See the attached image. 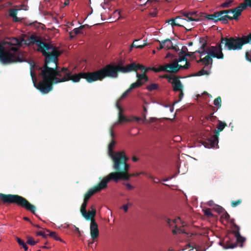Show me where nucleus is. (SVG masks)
Wrapping results in <instances>:
<instances>
[{
	"label": "nucleus",
	"mask_w": 251,
	"mask_h": 251,
	"mask_svg": "<svg viewBox=\"0 0 251 251\" xmlns=\"http://www.w3.org/2000/svg\"><path fill=\"white\" fill-rule=\"evenodd\" d=\"M186 62L185 64L183 66V69H185V70L188 69L190 66V63L188 62L187 61Z\"/></svg>",
	"instance_id": "6e6d98bb"
},
{
	"label": "nucleus",
	"mask_w": 251,
	"mask_h": 251,
	"mask_svg": "<svg viewBox=\"0 0 251 251\" xmlns=\"http://www.w3.org/2000/svg\"><path fill=\"white\" fill-rule=\"evenodd\" d=\"M150 70H152L156 73L165 72L170 73H176V67L175 62L171 64H167L165 65H160L158 68H150Z\"/></svg>",
	"instance_id": "4468645a"
},
{
	"label": "nucleus",
	"mask_w": 251,
	"mask_h": 251,
	"mask_svg": "<svg viewBox=\"0 0 251 251\" xmlns=\"http://www.w3.org/2000/svg\"><path fill=\"white\" fill-rule=\"evenodd\" d=\"M186 57V56H184V55L180 56V55L179 56V58L177 59H176L174 62L178 63V62H181L182 61H187V59Z\"/></svg>",
	"instance_id": "ea45409f"
},
{
	"label": "nucleus",
	"mask_w": 251,
	"mask_h": 251,
	"mask_svg": "<svg viewBox=\"0 0 251 251\" xmlns=\"http://www.w3.org/2000/svg\"><path fill=\"white\" fill-rule=\"evenodd\" d=\"M199 20L200 18L197 12H183L180 15L168 20L167 22L170 24L173 27L174 26L184 27V25L187 22H197Z\"/></svg>",
	"instance_id": "6e6552de"
},
{
	"label": "nucleus",
	"mask_w": 251,
	"mask_h": 251,
	"mask_svg": "<svg viewBox=\"0 0 251 251\" xmlns=\"http://www.w3.org/2000/svg\"><path fill=\"white\" fill-rule=\"evenodd\" d=\"M166 222L170 227L174 226L176 227V228L172 230V232L174 234H176L178 233H183L187 234V233L185 232L184 230L181 229V228H177L176 226L175 225V224L176 222V219L171 220L170 219L168 218L166 219Z\"/></svg>",
	"instance_id": "a211bd4d"
},
{
	"label": "nucleus",
	"mask_w": 251,
	"mask_h": 251,
	"mask_svg": "<svg viewBox=\"0 0 251 251\" xmlns=\"http://www.w3.org/2000/svg\"><path fill=\"white\" fill-rule=\"evenodd\" d=\"M233 233L234 234L235 237L236 239V241L235 242H233V240H231V243H235L236 244V246H237V244H240V247H243V243L245 241V238L242 237L239 232L240 227L237 226L235 223H233Z\"/></svg>",
	"instance_id": "2eb2a0df"
},
{
	"label": "nucleus",
	"mask_w": 251,
	"mask_h": 251,
	"mask_svg": "<svg viewBox=\"0 0 251 251\" xmlns=\"http://www.w3.org/2000/svg\"><path fill=\"white\" fill-rule=\"evenodd\" d=\"M18 54V48L11 47L5 50L4 46L0 44V61L4 63L21 62L23 61Z\"/></svg>",
	"instance_id": "0eeeda50"
},
{
	"label": "nucleus",
	"mask_w": 251,
	"mask_h": 251,
	"mask_svg": "<svg viewBox=\"0 0 251 251\" xmlns=\"http://www.w3.org/2000/svg\"><path fill=\"white\" fill-rule=\"evenodd\" d=\"M175 67H176V73H177L180 69H183V66L178 64V62H175Z\"/></svg>",
	"instance_id": "09e8293b"
},
{
	"label": "nucleus",
	"mask_w": 251,
	"mask_h": 251,
	"mask_svg": "<svg viewBox=\"0 0 251 251\" xmlns=\"http://www.w3.org/2000/svg\"><path fill=\"white\" fill-rule=\"evenodd\" d=\"M90 234L92 239L94 240L99 235L98 225L95 220H92L90 224Z\"/></svg>",
	"instance_id": "dca6fc26"
},
{
	"label": "nucleus",
	"mask_w": 251,
	"mask_h": 251,
	"mask_svg": "<svg viewBox=\"0 0 251 251\" xmlns=\"http://www.w3.org/2000/svg\"><path fill=\"white\" fill-rule=\"evenodd\" d=\"M126 186L127 189L128 190H132L134 188V187L132 186L129 183H126L125 184Z\"/></svg>",
	"instance_id": "13d9d810"
},
{
	"label": "nucleus",
	"mask_w": 251,
	"mask_h": 251,
	"mask_svg": "<svg viewBox=\"0 0 251 251\" xmlns=\"http://www.w3.org/2000/svg\"><path fill=\"white\" fill-rule=\"evenodd\" d=\"M187 22L185 25H184V27L186 31H190L193 28V26L194 25L193 23L191 24H187Z\"/></svg>",
	"instance_id": "4c0bfd02"
},
{
	"label": "nucleus",
	"mask_w": 251,
	"mask_h": 251,
	"mask_svg": "<svg viewBox=\"0 0 251 251\" xmlns=\"http://www.w3.org/2000/svg\"><path fill=\"white\" fill-rule=\"evenodd\" d=\"M69 80H72L74 82H78L81 78H84L89 83L100 80V74L98 71L93 72L79 73L74 75H69Z\"/></svg>",
	"instance_id": "9b49d317"
},
{
	"label": "nucleus",
	"mask_w": 251,
	"mask_h": 251,
	"mask_svg": "<svg viewBox=\"0 0 251 251\" xmlns=\"http://www.w3.org/2000/svg\"><path fill=\"white\" fill-rule=\"evenodd\" d=\"M116 144L115 141L112 139L108 145V150L109 155L112 159L113 161V169L115 172L111 173H116L115 177L125 179H128V175L127 172L129 168V165L127 163L128 160V157L126 155L124 151L115 152L113 148Z\"/></svg>",
	"instance_id": "7ed1b4c3"
},
{
	"label": "nucleus",
	"mask_w": 251,
	"mask_h": 251,
	"mask_svg": "<svg viewBox=\"0 0 251 251\" xmlns=\"http://www.w3.org/2000/svg\"><path fill=\"white\" fill-rule=\"evenodd\" d=\"M207 120L211 122H214L217 119V117L213 115V113H211L207 117Z\"/></svg>",
	"instance_id": "37998d69"
},
{
	"label": "nucleus",
	"mask_w": 251,
	"mask_h": 251,
	"mask_svg": "<svg viewBox=\"0 0 251 251\" xmlns=\"http://www.w3.org/2000/svg\"><path fill=\"white\" fill-rule=\"evenodd\" d=\"M250 0H244V2L241 3L239 6H238V8L240 9L241 12L246 9L247 6H251V4L249 3Z\"/></svg>",
	"instance_id": "5701e85b"
},
{
	"label": "nucleus",
	"mask_w": 251,
	"mask_h": 251,
	"mask_svg": "<svg viewBox=\"0 0 251 251\" xmlns=\"http://www.w3.org/2000/svg\"><path fill=\"white\" fill-rule=\"evenodd\" d=\"M219 244L226 249H233L236 247V244L231 243V240L229 238H228V239L226 241L225 243L224 241H221L219 242Z\"/></svg>",
	"instance_id": "412c9836"
},
{
	"label": "nucleus",
	"mask_w": 251,
	"mask_h": 251,
	"mask_svg": "<svg viewBox=\"0 0 251 251\" xmlns=\"http://www.w3.org/2000/svg\"><path fill=\"white\" fill-rule=\"evenodd\" d=\"M196 50L195 52H198L199 53H200L201 55L204 54L205 53V50Z\"/></svg>",
	"instance_id": "e2e57ef3"
},
{
	"label": "nucleus",
	"mask_w": 251,
	"mask_h": 251,
	"mask_svg": "<svg viewBox=\"0 0 251 251\" xmlns=\"http://www.w3.org/2000/svg\"><path fill=\"white\" fill-rule=\"evenodd\" d=\"M246 59L251 62V57H250V54L248 51H246L245 54Z\"/></svg>",
	"instance_id": "603ef678"
},
{
	"label": "nucleus",
	"mask_w": 251,
	"mask_h": 251,
	"mask_svg": "<svg viewBox=\"0 0 251 251\" xmlns=\"http://www.w3.org/2000/svg\"><path fill=\"white\" fill-rule=\"evenodd\" d=\"M157 120V118L154 117H151L149 119H147L145 116H144V117L143 119V121L144 123L147 124H151L153 122H156Z\"/></svg>",
	"instance_id": "473e14b6"
},
{
	"label": "nucleus",
	"mask_w": 251,
	"mask_h": 251,
	"mask_svg": "<svg viewBox=\"0 0 251 251\" xmlns=\"http://www.w3.org/2000/svg\"><path fill=\"white\" fill-rule=\"evenodd\" d=\"M206 52L208 55L203 58H201L197 61L198 63L202 62L205 67L210 65L211 67L213 60L211 57L217 59H223L224 55L222 52V48L221 44H217L215 46H210L207 50Z\"/></svg>",
	"instance_id": "1a4fd4ad"
},
{
	"label": "nucleus",
	"mask_w": 251,
	"mask_h": 251,
	"mask_svg": "<svg viewBox=\"0 0 251 251\" xmlns=\"http://www.w3.org/2000/svg\"><path fill=\"white\" fill-rule=\"evenodd\" d=\"M24 40L23 39H18L17 38H13L10 42L9 43H8V44H9L10 45H13V46H21L22 45V42L23 41H24Z\"/></svg>",
	"instance_id": "4be33fe9"
},
{
	"label": "nucleus",
	"mask_w": 251,
	"mask_h": 251,
	"mask_svg": "<svg viewBox=\"0 0 251 251\" xmlns=\"http://www.w3.org/2000/svg\"><path fill=\"white\" fill-rule=\"evenodd\" d=\"M164 47V50H167L170 49H172L177 51L179 50L178 47L177 45L174 46L172 42V40L170 39H166L161 41Z\"/></svg>",
	"instance_id": "f3484780"
},
{
	"label": "nucleus",
	"mask_w": 251,
	"mask_h": 251,
	"mask_svg": "<svg viewBox=\"0 0 251 251\" xmlns=\"http://www.w3.org/2000/svg\"><path fill=\"white\" fill-rule=\"evenodd\" d=\"M155 0H148L144 5L151 4L153 1H155Z\"/></svg>",
	"instance_id": "680f3d73"
},
{
	"label": "nucleus",
	"mask_w": 251,
	"mask_h": 251,
	"mask_svg": "<svg viewBox=\"0 0 251 251\" xmlns=\"http://www.w3.org/2000/svg\"><path fill=\"white\" fill-rule=\"evenodd\" d=\"M210 74V71L205 70L203 69L198 72L194 76H201L202 75H209Z\"/></svg>",
	"instance_id": "bb28decb"
},
{
	"label": "nucleus",
	"mask_w": 251,
	"mask_h": 251,
	"mask_svg": "<svg viewBox=\"0 0 251 251\" xmlns=\"http://www.w3.org/2000/svg\"><path fill=\"white\" fill-rule=\"evenodd\" d=\"M221 98L220 96L218 97L214 100V104L218 108H220L221 107Z\"/></svg>",
	"instance_id": "72a5a7b5"
},
{
	"label": "nucleus",
	"mask_w": 251,
	"mask_h": 251,
	"mask_svg": "<svg viewBox=\"0 0 251 251\" xmlns=\"http://www.w3.org/2000/svg\"><path fill=\"white\" fill-rule=\"evenodd\" d=\"M37 235L42 236L43 238H47L48 234H46L44 231H39L37 232Z\"/></svg>",
	"instance_id": "de8ad7c7"
},
{
	"label": "nucleus",
	"mask_w": 251,
	"mask_h": 251,
	"mask_svg": "<svg viewBox=\"0 0 251 251\" xmlns=\"http://www.w3.org/2000/svg\"><path fill=\"white\" fill-rule=\"evenodd\" d=\"M227 126L225 122L218 120V124L217 129L215 130L214 135L208 138L207 141L205 142L204 146L208 148H214L218 145L219 132L223 131L224 128Z\"/></svg>",
	"instance_id": "f8f14e48"
},
{
	"label": "nucleus",
	"mask_w": 251,
	"mask_h": 251,
	"mask_svg": "<svg viewBox=\"0 0 251 251\" xmlns=\"http://www.w3.org/2000/svg\"><path fill=\"white\" fill-rule=\"evenodd\" d=\"M16 240H17V242H18V243L20 245H22L24 244V243H25L24 241L23 240H22V239H21L20 238H18V237H17L16 238Z\"/></svg>",
	"instance_id": "5fc2aeb1"
},
{
	"label": "nucleus",
	"mask_w": 251,
	"mask_h": 251,
	"mask_svg": "<svg viewBox=\"0 0 251 251\" xmlns=\"http://www.w3.org/2000/svg\"><path fill=\"white\" fill-rule=\"evenodd\" d=\"M200 43L201 44L200 49L205 50L207 44V40L203 38H201L200 39Z\"/></svg>",
	"instance_id": "7c9ffc66"
},
{
	"label": "nucleus",
	"mask_w": 251,
	"mask_h": 251,
	"mask_svg": "<svg viewBox=\"0 0 251 251\" xmlns=\"http://www.w3.org/2000/svg\"><path fill=\"white\" fill-rule=\"evenodd\" d=\"M156 41L159 42V47H157V49L158 50H162V49H164V46H163V44L162 41H159L158 40H157Z\"/></svg>",
	"instance_id": "3c124183"
},
{
	"label": "nucleus",
	"mask_w": 251,
	"mask_h": 251,
	"mask_svg": "<svg viewBox=\"0 0 251 251\" xmlns=\"http://www.w3.org/2000/svg\"><path fill=\"white\" fill-rule=\"evenodd\" d=\"M9 16L13 18V21L15 22L19 21V20L17 17V10L16 9H11L9 10Z\"/></svg>",
	"instance_id": "b1692460"
},
{
	"label": "nucleus",
	"mask_w": 251,
	"mask_h": 251,
	"mask_svg": "<svg viewBox=\"0 0 251 251\" xmlns=\"http://www.w3.org/2000/svg\"><path fill=\"white\" fill-rule=\"evenodd\" d=\"M172 85L173 90L175 92L180 91L182 90L183 85L180 80L177 77H175L172 81Z\"/></svg>",
	"instance_id": "aec40b11"
},
{
	"label": "nucleus",
	"mask_w": 251,
	"mask_h": 251,
	"mask_svg": "<svg viewBox=\"0 0 251 251\" xmlns=\"http://www.w3.org/2000/svg\"><path fill=\"white\" fill-rule=\"evenodd\" d=\"M70 3V0H65V2H64V6H67Z\"/></svg>",
	"instance_id": "338daca9"
},
{
	"label": "nucleus",
	"mask_w": 251,
	"mask_h": 251,
	"mask_svg": "<svg viewBox=\"0 0 251 251\" xmlns=\"http://www.w3.org/2000/svg\"><path fill=\"white\" fill-rule=\"evenodd\" d=\"M233 1L232 0H228L227 1H226L222 4H221L220 7L223 8H228L231 6V3Z\"/></svg>",
	"instance_id": "c9c22d12"
},
{
	"label": "nucleus",
	"mask_w": 251,
	"mask_h": 251,
	"mask_svg": "<svg viewBox=\"0 0 251 251\" xmlns=\"http://www.w3.org/2000/svg\"><path fill=\"white\" fill-rule=\"evenodd\" d=\"M240 9L236 7L233 9L223 10L216 11L211 14H207L205 17L208 20L214 22H221L223 24H227L230 20H238L241 15Z\"/></svg>",
	"instance_id": "20e7f679"
},
{
	"label": "nucleus",
	"mask_w": 251,
	"mask_h": 251,
	"mask_svg": "<svg viewBox=\"0 0 251 251\" xmlns=\"http://www.w3.org/2000/svg\"><path fill=\"white\" fill-rule=\"evenodd\" d=\"M96 210L95 206L93 205L91 206V210L89 211L88 212L86 211L85 213L83 214L82 215L87 220H95L94 218L96 216Z\"/></svg>",
	"instance_id": "6ab92c4d"
},
{
	"label": "nucleus",
	"mask_w": 251,
	"mask_h": 251,
	"mask_svg": "<svg viewBox=\"0 0 251 251\" xmlns=\"http://www.w3.org/2000/svg\"><path fill=\"white\" fill-rule=\"evenodd\" d=\"M204 214L208 217H212L213 216L211 210L209 208L206 209L204 210Z\"/></svg>",
	"instance_id": "49530a36"
},
{
	"label": "nucleus",
	"mask_w": 251,
	"mask_h": 251,
	"mask_svg": "<svg viewBox=\"0 0 251 251\" xmlns=\"http://www.w3.org/2000/svg\"><path fill=\"white\" fill-rule=\"evenodd\" d=\"M30 44H35L38 47L37 50L42 52L45 56L44 64L38 69L40 72L38 74L41 79L37 83L36 75L32 69L35 67L34 62L30 63V75L34 86L42 94H46L53 88V84L59 83L69 80V75L72 72L66 67L60 69L58 66V57L61 52L51 44L46 43L38 36L31 35L28 39Z\"/></svg>",
	"instance_id": "f257e3e1"
},
{
	"label": "nucleus",
	"mask_w": 251,
	"mask_h": 251,
	"mask_svg": "<svg viewBox=\"0 0 251 251\" xmlns=\"http://www.w3.org/2000/svg\"><path fill=\"white\" fill-rule=\"evenodd\" d=\"M131 203H127V204H126V205H124L123 206V208L124 209V210L125 211V212H126L128 210V205H131Z\"/></svg>",
	"instance_id": "864d4df0"
},
{
	"label": "nucleus",
	"mask_w": 251,
	"mask_h": 251,
	"mask_svg": "<svg viewBox=\"0 0 251 251\" xmlns=\"http://www.w3.org/2000/svg\"><path fill=\"white\" fill-rule=\"evenodd\" d=\"M151 68H148L142 64H137L135 62L124 66L123 63L121 62L117 65H107L103 68L99 70V72L100 80H102L106 77L113 78H117L119 76V73L126 74L140 70L142 72V74L146 75V73Z\"/></svg>",
	"instance_id": "f03ea898"
},
{
	"label": "nucleus",
	"mask_w": 251,
	"mask_h": 251,
	"mask_svg": "<svg viewBox=\"0 0 251 251\" xmlns=\"http://www.w3.org/2000/svg\"><path fill=\"white\" fill-rule=\"evenodd\" d=\"M38 242L35 241L31 237H28L26 243L31 246L35 245Z\"/></svg>",
	"instance_id": "e433bc0d"
},
{
	"label": "nucleus",
	"mask_w": 251,
	"mask_h": 251,
	"mask_svg": "<svg viewBox=\"0 0 251 251\" xmlns=\"http://www.w3.org/2000/svg\"><path fill=\"white\" fill-rule=\"evenodd\" d=\"M251 42V34L241 37H222L221 44H225V49L229 50H241L244 45Z\"/></svg>",
	"instance_id": "39448f33"
},
{
	"label": "nucleus",
	"mask_w": 251,
	"mask_h": 251,
	"mask_svg": "<svg viewBox=\"0 0 251 251\" xmlns=\"http://www.w3.org/2000/svg\"><path fill=\"white\" fill-rule=\"evenodd\" d=\"M140 174L146 175V176H147L148 177L153 180L154 183H158L159 182V180L158 178L153 176L150 174L144 172H141Z\"/></svg>",
	"instance_id": "cd10ccee"
},
{
	"label": "nucleus",
	"mask_w": 251,
	"mask_h": 251,
	"mask_svg": "<svg viewBox=\"0 0 251 251\" xmlns=\"http://www.w3.org/2000/svg\"><path fill=\"white\" fill-rule=\"evenodd\" d=\"M139 41V40H135L132 44L131 45V47H135L136 48H140V49H142L143 48H144L146 45H147V43H144L143 44H139V43H138V42Z\"/></svg>",
	"instance_id": "a878e982"
},
{
	"label": "nucleus",
	"mask_w": 251,
	"mask_h": 251,
	"mask_svg": "<svg viewBox=\"0 0 251 251\" xmlns=\"http://www.w3.org/2000/svg\"><path fill=\"white\" fill-rule=\"evenodd\" d=\"M179 92V96H178V100H177L176 101L174 102V104L178 103V102L181 101L182 99V98H183V97L184 94H183V91L181 90V91H180Z\"/></svg>",
	"instance_id": "c03bdc74"
},
{
	"label": "nucleus",
	"mask_w": 251,
	"mask_h": 251,
	"mask_svg": "<svg viewBox=\"0 0 251 251\" xmlns=\"http://www.w3.org/2000/svg\"><path fill=\"white\" fill-rule=\"evenodd\" d=\"M241 202H242V200L240 199L237 200L235 201H232L231 202V206L233 207H235L237 206V205H239L241 203Z\"/></svg>",
	"instance_id": "a19ab883"
},
{
	"label": "nucleus",
	"mask_w": 251,
	"mask_h": 251,
	"mask_svg": "<svg viewBox=\"0 0 251 251\" xmlns=\"http://www.w3.org/2000/svg\"><path fill=\"white\" fill-rule=\"evenodd\" d=\"M116 173H110L106 177H104L99 184L89 189L84 195V200L88 201L89 199L95 193L101 191L106 188L107 183L110 180H114L115 182L118 181V178L115 177Z\"/></svg>",
	"instance_id": "9d476101"
},
{
	"label": "nucleus",
	"mask_w": 251,
	"mask_h": 251,
	"mask_svg": "<svg viewBox=\"0 0 251 251\" xmlns=\"http://www.w3.org/2000/svg\"><path fill=\"white\" fill-rule=\"evenodd\" d=\"M187 51V48L185 47H184L181 49V51L179 53V55H182L184 56H186V54H187L186 51Z\"/></svg>",
	"instance_id": "a18cd8bd"
},
{
	"label": "nucleus",
	"mask_w": 251,
	"mask_h": 251,
	"mask_svg": "<svg viewBox=\"0 0 251 251\" xmlns=\"http://www.w3.org/2000/svg\"><path fill=\"white\" fill-rule=\"evenodd\" d=\"M223 211H225V209L223 207H220L219 208H218L219 213H222Z\"/></svg>",
	"instance_id": "69168bd1"
},
{
	"label": "nucleus",
	"mask_w": 251,
	"mask_h": 251,
	"mask_svg": "<svg viewBox=\"0 0 251 251\" xmlns=\"http://www.w3.org/2000/svg\"><path fill=\"white\" fill-rule=\"evenodd\" d=\"M195 52H196L195 51V52H188L187 53V54H186V56L191 57L194 55V54Z\"/></svg>",
	"instance_id": "052dcab7"
},
{
	"label": "nucleus",
	"mask_w": 251,
	"mask_h": 251,
	"mask_svg": "<svg viewBox=\"0 0 251 251\" xmlns=\"http://www.w3.org/2000/svg\"><path fill=\"white\" fill-rule=\"evenodd\" d=\"M110 134L112 139H113V138L114 137V132L113 130V128L112 127L110 128Z\"/></svg>",
	"instance_id": "bf43d9fd"
},
{
	"label": "nucleus",
	"mask_w": 251,
	"mask_h": 251,
	"mask_svg": "<svg viewBox=\"0 0 251 251\" xmlns=\"http://www.w3.org/2000/svg\"><path fill=\"white\" fill-rule=\"evenodd\" d=\"M74 227L75 228V231L77 232L79 234V235L80 236L81 235V233H80V231L79 228L75 226H74Z\"/></svg>",
	"instance_id": "0e129e2a"
},
{
	"label": "nucleus",
	"mask_w": 251,
	"mask_h": 251,
	"mask_svg": "<svg viewBox=\"0 0 251 251\" xmlns=\"http://www.w3.org/2000/svg\"><path fill=\"white\" fill-rule=\"evenodd\" d=\"M158 88V85L156 83H152L147 87V89L149 91H152L154 90H156Z\"/></svg>",
	"instance_id": "2f4dec72"
},
{
	"label": "nucleus",
	"mask_w": 251,
	"mask_h": 251,
	"mask_svg": "<svg viewBox=\"0 0 251 251\" xmlns=\"http://www.w3.org/2000/svg\"><path fill=\"white\" fill-rule=\"evenodd\" d=\"M87 202L88 201L84 200L83 203L82 204L81 207H80V212L81 214L85 213V212L86 211V207L87 205Z\"/></svg>",
	"instance_id": "f704fd0d"
},
{
	"label": "nucleus",
	"mask_w": 251,
	"mask_h": 251,
	"mask_svg": "<svg viewBox=\"0 0 251 251\" xmlns=\"http://www.w3.org/2000/svg\"><path fill=\"white\" fill-rule=\"evenodd\" d=\"M136 77L137 80L135 82L132 83L129 88L121 95L120 97L121 100L126 98L132 89L141 86L144 83L149 80L148 77L145 74H140L136 73Z\"/></svg>",
	"instance_id": "ddd939ff"
},
{
	"label": "nucleus",
	"mask_w": 251,
	"mask_h": 251,
	"mask_svg": "<svg viewBox=\"0 0 251 251\" xmlns=\"http://www.w3.org/2000/svg\"><path fill=\"white\" fill-rule=\"evenodd\" d=\"M222 218L226 219V220H229L230 218L229 215L227 213L226 211H225L224 213L222 215Z\"/></svg>",
	"instance_id": "8fccbe9b"
},
{
	"label": "nucleus",
	"mask_w": 251,
	"mask_h": 251,
	"mask_svg": "<svg viewBox=\"0 0 251 251\" xmlns=\"http://www.w3.org/2000/svg\"><path fill=\"white\" fill-rule=\"evenodd\" d=\"M47 232L49 233V234H48V235H49L51 237L53 238L55 240L57 241H62L61 239L57 236L55 232H50L49 230H47Z\"/></svg>",
	"instance_id": "c756f323"
},
{
	"label": "nucleus",
	"mask_w": 251,
	"mask_h": 251,
	"mask_svg": "<svg viewBox=\"0 0 251 251\" xmlns=\"http://www.w3.org/2000/svg\"><path fill=\"white\" fill-rule=\"evenodd\" d=\"M0 200L3 204H14L31 212V203L18 195L0 193Z\"/></svg>",
	"instance_id": "423d86ee"
},
{
	"label": "nucleus",
	"mask_w": 251,
	"mask_h": 251,
	"mask_svg": "<svg viewBox=\"0 0 251 251\" xmlns=\"http://www.w3.org/2000/svg\"><path fill=\"white\" fill-rule=\"evenodd\" d=\"M129 169H129L127 170V174H128V179H123V178H119V179H118V181H119V180H120V179H121V180H129L130 177L131 176H138L139 175H140V174H140V173H135V174H129L128 173Z\"/></svg>",
	"instance_id": "58836bf2"
},
{
	"label": "nucleus",
	"mask_w": 251,
	"mask_h": 251,
	"mask_svg": "<svg viewBox=\"0 0 251 251\" xmlns=\"http://www.w3.org/2000/svg\"><path fill=\"white\" fill-rule=\"evenodd\" d=\"M116 107L119 110V111H121L122 112V107L121 106L120 104H119V102L118 101H117L116 102Z\"/></svg>",
	"instance_id": "4d7b16f0"
},
{
	"label": "nucleus",
	"mask_w": 251,
	"mask_h": 251,
	"mask_svg": "<svg viewBox=\"0 0 251 251\" xmlns=\"http://www.w3.org/2000/svg\"><path fill=\"white\" fill-rule=\"evenodd\" d=\"M84 27V25H81L78 28H75L73 31L70 33L71 38H74L76 35L80 33V30Z\"/></svg>",
	"instance_id": "393cba45"
},
{
	"label": "nucleus",
	"mask_w": 251,
	"mask_h": 251,
	"mask_svg": "<svg viewBox=\"0 0 251 251\" xmlns=\"http://www.w3.org/2000/svg\"><path fill=\"white\" fill-rule=\"evenodd\" d=\"M138 160V159L135 157V156H133L132 157V161H134V162H136Z\"/></svg>",
	"instance_id": "774afa93"
},
{
	"label": "nucleus",
	"mask_w": 251,
	"mask_h": 251,
	"mask_svg": "<svg viewBox=\"0 0 251 251\" xmlns=\"http://www.w3.org/2000/svg\"><path fill=\"white\" fill-rule=\"evenodd\" d=\"M175 76L173 77L170 75H165L163 76L164 78H165L168 79L169 82L172 84V81H173V79Z\"/></svg>",
	"instance_id": "79ce46f5"
},
{
	"label": "nucleus",
	"mask_w": 251,
	"mask_h": 251,
	"mask_svg": "<svg viewBox=\"0 0 251 251\" xmlns=\"http://www.w3.org/2000/svg\"><path fill=\"white\" fill-rule=\"evenodd\" d=\"M127 121V118L122 114V112L119 111L118 113V123H122L123 122Z\"/></svg>",
	"instance_id": "c85d7f7f"
}]
</instances>
